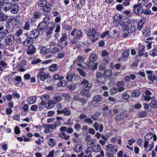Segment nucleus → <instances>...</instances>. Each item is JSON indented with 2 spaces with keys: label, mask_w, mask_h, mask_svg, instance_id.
<instances>
[{
  "label": "nucleus",
  "mask_w": 157,
  "mask_h": 157,
  "mask_svg": "<svg viewBox=\"0 0 157 157\" xmlns=\"http://www.w3.org/2000/svg\"><path fill=\"white\" fill-rule=\"evenodd\" d=\"M130 51L129 49H126L122 53V56L121 57L120 59L119 60H121L122 61H124L126 59H127L129 55Z\"/></svg>",
  "instance_id": "15"
},
{
  "label": "nucleus",
  "mask_w": 157,
  "mask_h": 157,
  "mask_svg": "<svg viewBox=\"0 0 157 157\" xmlns=\"http://www.w3.org/2000/svg\"><path fill=\"white\" fill-rule=\"evenodd\" d=\"M56 143V140L55 139L52 138H50L48 142V144L51 147L54 146Z\"/></svg>",
  "instance_id": "40"
},
{
  "label": "nucleus",
  "mask_w": 157,
  "mask_h": 157,
  "mask_svg": "<svg viewBox=\"0 0 157 157\" xmlns=\"http://www.w3.org/2000/svg\"><path fill=\"white\" fill-rule=\"evenodd\" d=\"M106 149L108 151L110 152H116L117 151L116 150H115L114 146L111 144H109L106 146Z\"/></svg>",
  "instance_id": "27"
},
{
  "label": "nucleus",
  "mask_w": 157,
  "mask_h": 157,
  "mask_svg": "<svg viewBox=\"0 0 157 157\" xmlns=\"http://www.w3.org/2000/svg\"><path fill=\"white\" fill-rule=\"evenodd\" d=\"M23 43L25 46L28 47L30 45H32L31 44L33 43V40L30 37L24 41Z\"/></svg>",
  "instance_id": "24"
},
{
  "label": "nucleus",
  "mask_w": 157,
  "mask_h": 157,
  "mask_svg": "<svg viewBox=\"0 0 157 157\" xmlns=\"http://www.w3.org/2000/svg\"><path fill=\"white\" fill-rule=\"evenodd\" d=\"M143 34L145 36H149L151 34V30L149 28H146L142 32Z\"/></svg>",
  "instance_id": "33"
},
{
  "label": "nucleus",
  "mask_w": 157,
  "mask_h": 157,
  "mask_svg": "<svg viewBox=\"0 0 157 157\" xmlns=\"http://www.w3.org/2000/svg\"><path fill=\"white\" fill-rule=\"evenodd\" d=\"M78 70L79 72V74L81 75L83 77H85L86 76V74L85 72L83 71L80 68H78Z\"/></svg>",
  "instance_id": "56"
},
{
  "label": "nucleus",
  "mask_w": 157,
  "mask_h": 157,
  "mask_svg": "<svg viewBox=\"0 0 157 157\" xmlns=\"http://www.w3.org/2000/svg\"><path fill=\"white\" fill-rule=\"evenodd\" d=\"M81 85H82V88L86 90H90L91 87V85L87 80L84 79L82 81Z\"/></svg>",
  "instance_id": "6"
},
{
  "label": "nucleus",
  "mask_w": 157,
  "mask_h": 157,
  "mask_svg": "<svg viewBox=\"0 0 157 157\" xmlns=\"http://www.w3.org/2000/svg\"><path fill=\"white\" fill-rule=\"evenodd\" d=\"M63 107L64 105L61 103H59L56 105L57 113L58 114H60V112L62 111Z\"/></svg>",
  "instance_id": "30"
},
{
  "label": "nucleus",
  "mask_w": 157,
  "mask_h": 157,
  "mask_svg": "<svg viewBox=\"0 0 157 157\" xmlns=\"http://www.w3.org/2000/svg\"><path fill=\"white\" fill-rule=\"evenodd\" d=\"M22 78L21 76H17V77H15L14 76V82L16 83V82L19 83L21 81Z\"/></svg>",
  "instance_id": "57"
},
{
  "label": "nucleus",
  "mask_w": 157,
  "mask_h": 157,
  "mask_svg": "<svg viewBox=\"0 0 157 157\" xmlns=\"http://www.w3.org/2000/svg\"><path fill=\"white\" fill-rule=\"evenodd\" d=\"M83 149V145L81 144H77L74 148V151L75 153H78Z\"/></svg>",
  "instance_id": "16"
},
{
  "label": "nucleus",
  "mask_w": 157,
  "mask_h": 157,
  "mask_svg": "<svg viewBox=\"0 0 157 157\" xmlns=\"http://www.w3.org/2000/svg\"><path fill=\"white\" fill-rule=\"evenodd\" d=\"M93 149L92 147H87L86 150L84 151V153L87 155V156H90V157H92L91 155L92 153Z\"/></svg>",
  "instance_id": "36"
},
{
  "label": "nucleus",
  "mask_w": 157,
  "mask_h": 157,
  "mask_svg": "<svg viewBox=\"0 0 157 157\" xmlns=\"http://www.w3.org/2000/svg\"><path fill=\"white\" fill-rule=\"evenodd\" d=\"M136 28L134 25H131L129 27V28H128L127 31L128 32L130 33H132L135 32Z\"/></svg>",
  "instance_id": "46"
},
{
  "label": "nucleus",
  "mask_w": 157,
  "mask_h": 157,
  "mask_svg": "<svg viewBox=\"0 0 157 157\" xmlns=\"http://www.w3.org/2000/svg\"><path fill=\"white\" fill-rule=\"evenodd\" d=\"M40 99L41 101L45 102H47L50 99V97L48 95L44 94L40 97Z\"/></svg>",
  "instance_id": "29"
},
{
  "label": "nucleus",
  "mask_w": 157,
  "mask_h": 157,
  "mask_svg": "<svg viewBox=\"0 0 157 157\" xmlns=\"http://www.w3.org/2000/svg\"><path fill=\"white\" fill-rule=\"evenodd\" d=\"M70 35L74 36L75 39L78 40L82 36V32L80 30H77L76 29H74L70 34Z\"/></svg>",
  "instance_id": "4"
},
{
  "label": "nucleus",
  "mask_w": 157,
  "mask_h": 157,
  "mask_svg": "<svg viewBox=\"0 0 157 157\" xmlns=\"http://www.w3.org/2000/svg\"><path fill=\"white\" fill-rule=\"evenodd\" d=\"M132 8L134 12L136 14H140L143 13V9L142 7L140 6L139 5H134L133 6Z\"/></svg>",
  "instance_id": "10"
},
{
  "label": "nucleus",
  "mask_w": 157,
  "mask_h": 157,
  "mask_svg": "<svg viewBox=\"0 0 157 157\" xmlns=\"http://www.w3.org/2000/svg\"><path fill=\"white\" fill-rule=\"evenodd\" d=\"M147 114V112L145 111H142L140 112L138 114L139 116L140 117H144Z\"/></svg>",
  "instance_id": "64"
},
{
  "label": "nucleus",
  "mask_w": 157,
  "mask_h": 157,
  "mask_svg": "<svg viewBox=\"0 0 157 157\" xmlns=\"http://www.w3.org/2000/svg\"><path fill=\"white\" fill-rule=\"evenodd\" d=\"M151 13V11L150 10L148 9H143V13L144 14L147 15Z\"/></svg>",
  "instance_id": "55"
},
{
  "label": "nucleus",
  "mask_w": 157,
  "mask_h": 157,
  "mask_svg": "<svg viewBox=\"0 0 157 157\" xmlns=\"http://www.w3.org/2000/svg\"><path fill=\"white\" fill-rule=\"evenodd\" d=\"M153 137V134L152 132L148 133L145 136L144 139L145 140L144 142V150L146 152L151 151L154 148V142H152L149 144L148 141L151 139Z\"/></svg>",
  "instance_id": "1"
},
{
  "label": "nucleus",
  "mask_w": 157,
  "mask_h": 157,
  "mask_svg": "<svg viewBox=\"0 0 157 157\" xmlns=\"http://www.w3.org/2000/svg\"><path fill=\"white\" fill-rule=\"evenodd\" d=\"M150 55L152 56H157V49H154L150 51Z\"/></svg>",
  "instance_id": "50"
},
{
  "label": "nucleus",
  "mask_w": 157,
  "mask_h": 157,
  "mask_svg": "<svg viewBox=\"0 0 157 157\" xmlns=\"http://www.w3.org/2000/svg\"><path fill=\"white\" fill-rule=\"evenodd\" d=\"M58 68L57 65L55 64H53L52 65L49 67V70L51 71H54L56 70Z\"/></svg>",
  "instance_id": "47"
},
{
  "label": "nucleus",
  "mask_w": 157,
  "mask_h": 157,
  "mask_svg": "<svg viewBox=\"0 0 157 157\" xmlns=\"http://www.w3.org/2000/svg\"><path fill=\"white\" fill-rule=\"evenodd\" d=\"M56 24L53 22H49L47 25V30L48 31H53L56 26Z\"/></svg>",
  "instance_id": "21"
},
{
  "label": "nucleus",
  "mask_w": 157,
  "mask_h": 157,
  "mask_svg": "<svg viewBox=\"0 0 157 157\" xmlns=\"http://www.w3.org/2000/svg\"><path fill=\"white\" fill-rule=\"evenodd\" d=\"M40 33L38 30L36 29L32 30L29 34L30 37L32 38H36L39 35Z\"/></svg>",
  "instance_id": "14"
},
{
  "label": "nucleus",
  "mask_w": 157,
  "mask_h": 157,
  "mask_svg": "<svg viewBox=\"0 0 157 157\" xmlns=\"http://www.w3.org/2000/svg\"><path fill=\"white\" fill-rule=\"evenodd\" d=\"M30 26L29 22H25V25L23 27V29L24 30L28 31L30 29Z\"/></svg>",
  "instance_id": "51"
},
{
  "label": "nucleus",
  "mask_w": 157,
  "mask_h": 157,
  "mask_svg": "<svg viewBox=\"0 0 157 157\" xmlns=\"http://www.w3.org/2000/svg\"><path fill=\"white\" fill-rule=\"evenodd\" d=\"M37 99L36 97L33 96L29 98L28 100V103L29 104H32L36 102Z\"/></svg>",
  "instance_id": "34"
},
{
  "label": "nucleus",
  "mask_w": 157,
  "mask_h": 157,
  "mask_svg": "<svg viewBox=\"0 0 157 157\" xmlns=\"http://www.w3.org/2000/svg\"><path fill=\"white\" fill-rule=\"evenodd\" d=\"M47 3V1L45 0H40L38 2V5L41 7H44Z\"/></svg>",
  "instance_id": "43"
},
{
  "label": "nucleus",
  "mask_w": 157,
  "mask_h": 157,
  "mask_svg": "<svg viewBox=\"0 0 157 157\" xmlns=\"http://www.w3.org/2000/svg\"><path fill=\"white\" fill-rule=\"evenodd\" d=\"M64 114L66 116H69L71 115V111L69 108L65 107L62 111L60 112V114Z\"/></svg>",
  "instance_id": "22"
},
{
  "label": "nucleus",
  "mask_w": 157,
  "mask_h": 157,
  "mask_svg": "<svg viewBox=\"0 0 157 157\" xmlns=\"http://www.w3.org/2000/svg\"><path fill=\"white\" fill-rule=\"evenodd\" d=\"M9 33L8 29L4 30L3 27H0V38H5Z\"/></svg>",
  "instance_id": "12"
},
{
  "label": "nucleus",
  "mask_w": 157,
  "mask_h": 157,
  "mask_svg": "<svg viewBox=\"0 0 157 157\" xmlns=\"http://www.w3.org/2000/svg\"><path fill=\"white\" fill-rule=\"evenodd\" d=\"M14 36L13 34L8 35L5 39L6 45L7 46L10 45L14 42Z\"/></svg>",
  "instance_id": "7"
},
{
  "label": "nucleus",
  "mask_w": 157,
  "mask_h": 157,
  "mask_svg": "<svg viewBox=\"0 0 157 157\" xmlns=\"http://www.w3.org/2000/svg\"><path fill=\"white\" fill-rule=\"evenodd\" d=\"M47 23L42 22L37 26V28L40 31H42L45 29L47 26Z\"/></svg>",
  "instance_id": "25"
},
{
  "label": "nucleus",
  "mask_w": 157,
  "mask_h": 157,
  "mask_svg": "<svg viewBox=\"0 0 157 157\" xmlns=\"http://www.w3.org/2000/svg\"><path fill=\"white\" fill-rule=\"evenodd\" d=\"M93 151L95 152H98L100 151L101 147L99 144H96L94 145L92 147Z\"/></svg>",
  "instance_id": "28"
},
{
  "label": "nucleus",
  "mask_w": 157,
  "mask_h": 157,
  "mask_svg": "<svg viewBox=\"0 0 157 157\" xmlns=\"http://www.w3.org/2000/svg\"><path fill=\"white\" fill-rule=\"evenodd\" d=\"M97 58V56L96 54H92L90 55L89 59L90 61L94 62L96 60Z\"/></svg>",
  "instance_id": "39"
},
{
  "label": "nucleus",
  "mask_w": 157,
  "mask_h": 157,
  "mask_svg": "<svg viewBox=\"0 0 157 157\" xmlns=\"http://www.w3.org/2000/svg\"><path fill=\"white\" fill-rule=\"evenodd\" d=\"M145 95L143 96L144 99L147 101H149L151 99H155L154 97H151L152 95L151 92L148 90H146L144 91Z\"/></svg>",
  "instance_id": "8"
},
{
  "label": "nucleus",
  "mask_w": 157,
  "mask_h": 157,
  "mask_svg": "<svg viewBox=\"0 0 157 157\" xmlns=\"http://www.w3.org/2000/svg\"><path fill=\"white\" fill-rule=\"evenodd\" d=\"M50 50L51 52L55 53L59 51V48L56 46L55 45H50Z\"/></svg>",
  "instance_id": "35"
},
{
  "label": "nucleus",
  "mask_w": 157,
  "mask_h": 157,
  "mask_svg": "<svg viewBox=\"0 0 157 157\" xmlns=\"http://www.w3.org/2000/svg\"><path fill=\"white\" fill-rule=\"evenodd\" d=\"M8 21L11 23L12 25L17 28L21 26L23 24L22 21L20 20V17L19 16L10 18L8 20Z\"/></svg>",
  "instance_id": "3"
},
{
  "label": "nucleus",
  "mask_w": 157,
  "mask_h": 157,
  "mask_svg": "<svg viewBox=\"0 0 157 157\" xmlns=\"http://www.w3.org/2000/svg\"><path fill=\"white\" fill-rule=\"evenodd\" d=\"M146 3V1L144 0H139L138 1V3L140 6L142 7L144 6Z\"/></svg>",
  "instance_id": "58"
},
{
  "label": "nucleus",
  "mask_w": 157,
  "mask_h": 157,
  "mask_svg": "<svg viewBox=\"0 0 157 157\" xmlns=\"http://www.w3.org/2000/svg\"><path fill=\"white\" fill-rule=\"evenodd\" d=\"M36 48L33 45H30L29 46L26 53L29 55H33L36 52Z\"/></svg>",
  "instance_id": "13"
},
{
  "label": "nucleus",
  "mask_w": 157,
  "mask_h": 157,
  "mask_svg": "<svg viewBox=\"0 0 157 157\" xmlns=\"http://www.w3.org/2000/svg\"><path fill=\"white\" fill-rule=\"evenodd\" d=\"M49 51L45 47H42L41 49V52L42 54H45L49 52Z\"/></svg>",
  "instance_id": "48"
},
{
  "label": "nucleus",
  "mask_w": 157,
  "mask_h": 157,
  "mask_svg": "<svg viewBox=\"0 0 157 157\" xmlns=\"http://www.w3.org/2000/svg\"><path fill=\"white\" fill-rule=\"evenodd\" d=\"M68 44V42L66 40H61L58 42V45L60 47V49H62L63 48L65 47Z\"/></svg>",
  "instance_id": "23"
},
{
  "label": "nucleus",
  "mask_w": 157,
  "mask_h": 157,
  "mask_svg": "<svg viewBox=\"0 0 157 157\" xmlns=\"http://www.w3.org/2000/svg\"><path fill=\"white\" fill-rule=\"evenodd\" d=\"M23 32V30L21 29H20L15 33L14 36H16L15 40L17 43H19L22 42V39L20 37V36H22Z\"/></svg>",
  "instance_id": "5"
},
{
  "label": "nucleus",
  "mask_w": 157,
  "mask_h": 157,
  "mask_svg": "<svg viewBox=\"0 0 157 157\" xmlns=\"http://www.w3.org/2000/svg\"><path fill=\"white\" fill-rule=\"evenodd\" d=\"M101 99V97L99 95L95 96L93 98V101L96 102H99L100 101Z\"/></svg>",
  "instance_id": "53"
},
{
  "label": "nucleus",
  "mask_w": 157,
  "mask_h": 157,
  "mask_svg": "<svg viewBox=\"0 0 157 157\" xmlns=\"http://www.w3.org/2000/svg\"><path fill=\"white\" fill-rule=\"evenodd\" d=\"M57 121H55V124H56L57 126H59L62 124L61 121L63 120V118L62 117H56Z\"/></svg>",
  "instance_id": "38"
},
{
  "label": "nucleus",
  "mask_w": 157,
  "mask_h": 157,
  "mask_svg": "<svg viewBox=\"0 0 157 157\" xmlns=\"http://www.w3.org/2000/svg\"><path fill=\"white\" fill-rule=\"evenodd\" d=\"M145 51V46L144 45H142L140 46L138 50V55L140 56H143L144 54V52Z\"/></svg>",
  "instance_id": "32"
},
{
  "label": "nucleus",
  "mask_w": 157,
  "mask_h": 157,
  "mask_svg": "<svg viewBox=\"0 0 157 157\" xmlns=\"http://www.w3.org/2000/svg\"><path fill=\"white\" fill-rule=\"evenodd\" d=\"M130 24V21L128 19H126L123 20V22L121 24V25L124 31H127L128 26Z\"/></svg>",
  "instance_id": "9"
},
{
  "label": "nucleus",
  "mask_w": 157,
  "mask_h": 157,
  "mask_svg": "<svg viewBox=\"0 0 157 157\" xmlns=\"http://www.w3.org/2000/svg\"><path fill=\"white\" fill-rule=\"evenodd\" d=\"M19 9V6L17 4L12 5V7L11 8V12L12 13L14 14L17 13L18 12Z\"/></svg>",
  "instance_id": "26"
},
{
  "label": "nucleus",
  "mask_w": 157,
  "mask_h": 157,
  "mask_svg": "<svg viewBox=\"0 0 157 157\" xmlns=\"http://www.w3.org/2000/svg\"><path fill=\"white\" fill-rule=\"evenodd\" d=\"M47 102L48 104V108L51 109L54 107V104L52 101L49 99Z\"/></svg>",
  "instance_id": "52"
},
{
  "label": "nucleus",
  "mask_w": 157,
  "mask_h": 157,
  "mask_svg": "<svg viewBox=\"0 0 157 157\" xmlns=\"http://www.w3.org/2000/svg\"><path fill=\"white\" fill-rule=\"evenodd\" d=\"M51 9L52 6L51 5H46L43 9L44 14L45 15H48L51 11Z\"/></svg>",
  "instance_id": "17"
},
{
  "label": "nucleus",
  "mask_w": 157,
  "mask_h": 157,
  "mask_svg": "<svg viewBox=\"0 0 157 157\" xmlns=\"http://www.w3.org/2000/svg\"><path fill=\"white\" fill-rule=\"evenodd\" d=\"M67 84V82L65 80H63L59 81L57 84V86H65Z\"/></svg>",
  "instance_id": "49"
},
{
  "label": "nucleus",
  "mask_w": 157,
  "mask_h": 157,
  "mask_svg": "<svg viewBox=\"0 0 157 157\" xmlns=\"http://www.w3.org/2000/svg\"><path fill=\"white\" fill-rule=\"evenodd\" d=\"M84 121L86 123L89 124H92L93 123L92 120L90 118H88L87 117L84 120Z\"/></svg>",
  "instance_id": "61"
},
{
  "label": "nucleus",
  "mask_w": 157,
  "mask_h": 157,
  "mask_svg": "<svg viewBox=\"0 0 157 157\" xmlns=\"http://www.w3.org/2000/svg\"><path fill=\"white\" fill-rule=\"evenodd\" d=\"M146 21L145 18L143 17L141 20L138 21L137 28L139 30H140L144 27L145 22Z\"/></svg>",
  "instance_id": "20"
},
{
  "label": "nucleus",
  "mask_w": 157,
  "mask_h": 157,
  "mask_svg": "<svg viewBox=\"0 0 157 157\" xmlns=\"http://www.w3.org/2000/svg\"><path fill=\"white\" fill-rule=\"evenodd\" d=\"M64 28L67 31H70L72 29V26L70 25L67 24H66L64 26Z\"/></svg>",
  "instance_id": "63"
},
{
  "label": "nucleus",
  "mask_w": 157,
  "mask_h": 157,
  "mask_svg": "<svg viewBox=\"0 0 157 157\" xmlns=\"http://www.w3.org/2000/svg\"><path fill=\"white\" fill-rule=\"evenodd\" d=\"M89 90H86L84 89H83L80 92V94L83 95H86L88 98L90 97V95L88 94L89 93Z\"/></svg>",
  "instance_id": "45"
},
{
  "label": "nucleus",
  "mask_w": 157,
  "mask_h": 157,
  "mask_svg": "<svg viewBox=\"0 0 157 157\" xmlns=\"http://www.w3.org/2000/svg\"><path fill=\"white\" fill-rule=\"evenodd\" d=\"M124 84V82L122 81H119L117 83L116 85L117 86V89L119 91L121 92L124 90L125 88L123 87Z\"/></svg>",
  "instance_id": "19"
},
{
  "label": "nucleus",
  "mask_w": 157,
  "mask_h": 157,
  "mask_svg": "<svg viewBox=\"0 0 157 157\" xmlns=\"http://www.w3.org/2000/svg\"><path fill=\"white\" fill-rule=\"evenodd\" d=\"M140 94V91L137 90H135L132 93L131 96L133 98H136L139 97Z\"/></svg>",
  "instance_id": "37"
},
{
  "label": "nucleus",
  "mask_w": 157,
  "mask_h": 157,
  "mask_svg": "<svg viewBox=\"0 0 157 157\" xmlns=\"http://www.w3.org/2000/svg\"><path fill=\"white\" fill-rule=\"evenodd\" d=\"M104 75L105 77H109L112 75V71L110 69L107 70L105 71Z\"/></svg>",
  "instance_id": "41"
},
{
  "label": "nucleus",
  "mask_w": 157,
  "mask_h": 157,
  "mask_svg": "<svg viewBox=\"0 0 157 157\" xmlns=\"http://www.w3.org/2000/svg\"><path fill=\"white\" fill-rule=\"evenodd\" d=\"M62 99L61 96L59 95H55L53 98V100L56 102H60Z\"/></svg>",
  "instance_id": "44"
},
{
  "label": "nucleus",
  "mask_w": 157,
  "mask_h": 157,
  "mask_svg": "<svg viewBox=\"0 0 157 157\" xmlns=\"http://www.w3.org/2000/svg\"><path fill=\"white\" fill-rule=\"evenodd\" d=\"M149 105L151 107L153 108H157V101L154 99L152 100L149 104Z\"/></svg>",
  "instance_id": "31"
},
{
  "label": "nucleus",
  "mask_w": 157,
  "mask_h": 157,
  "mask_svg": "<svg viewBox=\"0 0 157 157\" xmlns=\"http://www.w3.org/2000/svg\"><path fill=\"white\" fill-rule=\"evenodd\" d=\"M76 86L75 84H71L68 86V89L70 90H74L76 87Z\"/></svg>",
  "instance_id": "62"
},
{
  "label": "nucleus",
  "mask_w": 157,
  "mask_h": 157,
  "mask_svg": "<svg viewBox=\"0 0 157 157\" xmlns=\"http://www.w3.org/2000/svg\"><path fill=\"white\" fill-rule=\"evenodd\" d=\"M49 74L44 72H39L37 75V77L40 78L41 81H44L49 76Z\"/></svg>",
  "instance_id": "11"
},
{
  "label": "nucleus",
  "mask_w": 157,
  "mask_h": 157,
  "mask_svg": "<svg viewBox=\"0 0 157 157\" xmlns=\"http://www.w3.org/2000/svg\"><path fill=\"white\" fill-rule=\"evenodd\" d=\"M59 136L60 137L66 140H68L70 138V136L69 135L67 136L66 134L64 132L61 133L59 135Z\"/></svg>",
  "instance_id": "42"
},
{
  "label": "nucleus",
  "mask_w": 157,
  "mask_h": 157,
  "mask_svg": "<svg viewBox=\"0 0 157 157\" xmlns=\"http://www.w3.org/2000/svg\"><path fill=\"white\" fill-rule=\"evenodd\" d=\"M86 34L90 37L93 42H95L98 38V34L96 32L95 29L90 28L87 30Z\"/></svg>",
  "instance_id": "2"
},
{
  "label": "nucleus",
  "mask_w": 157,
  "mask_h": 157,
  "mask_svg": "<svg viewBox=\"0 0 157 157\" xmlns=\"http://www.w3.org/2000/svg\"><path fill=\"white\" fill-rule=\"evenodd\" d=\"M124 118V116H122L121 115H117L115 117V119L117 121H120L123 120Z\"/></svg>",
  "instance_id": "60"
},
{
  "label": "nucleus",
  "mask_w": 157,
  "mask_h": 157,
  "mask_svg": "<svg viewBox=\"0 0 157 157\" xmlns=\"http://www.w3.org/2000/svg\"><path fill=\"white\" fill-rule=\"evenodd\" d=\"M147 78L150 81L153 82L155 80L156 75L153 74H152L150 75H148Z\"/></svg>",
  "instance_id": "54"
},
{
  "label": "nucleus",
  "mask_w": 157,
  "mask_h": 157,
  "mask_svg": "<svg viewBox=\"0 0 157 157\" xmlns=\"http://www.w3.org/2000/svg\"><path fill=\"white\" fill-rule=\"evenodd\" d=\"M12 5L11 3L8 2H5L2 7V9L3 11H7L11 9Z\"/></svg>",
  "instance_id": "18"
},
{
  "label": "nucleus",
  "mask_w": 157,
  "mask_h": 157,
  "mask_svg": "<svg viewBox=\"0 0 157 157\" xmlns=\"http://www.w3.org/2000/svg\"><path fill=\"white\" fill-rule=\"evenodd\" d=\"M95 141L94 140H90V141H87V147H91L92 145L93 144H94L95 143Z\"/></svg>",
  "instance_id": "59"
}]
</instances>
